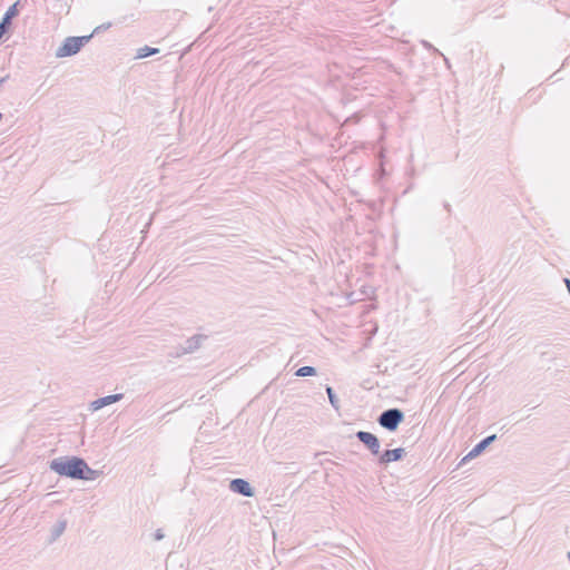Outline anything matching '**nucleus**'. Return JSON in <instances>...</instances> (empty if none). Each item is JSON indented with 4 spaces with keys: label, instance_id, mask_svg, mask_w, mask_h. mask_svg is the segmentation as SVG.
I'll list each match as a JSON object with an SVG mask.
<instances>
[{
    "label": "nucleus",
    "instance_id": "16",
    "mask_svg": "<svg viewBox=\"0 0 570 570\" xmlns=\"http://www.w3.org/2000/svg\"><path fill=\"white\" fill-rule=\"evenodd\" d=\"M9 30H10V27H9V26H7L4 22H2V21L0 20V40L2 39V37H3L6 33H8V32H9Z\"/></svg>",
    "mask_w": 570,
    "mask_h": 570
},
{
    "label": "nucleus",
    "instance_id": "14",
    "mask_svg": "<svg viewBox=\"0 0 570 570\" xmlns=\"http://www.w3.org/2000/svg\"><path fill=\"white\" fill-rule=\"evenodd\" d=\"M326 393H327V396H328V401L331 403V405L335 409V410H338L340 409V401L333 390V387L331 386H326Z\"/></svg>",
    "mask_w": 570,
    "mask_h": 570
},
{
    "label": "nucleus",
    "instance_id": "11",
    "mask_svg": "<svg viewBox=\"0 0 570 570\" xmlns=\"http://www.w3.org/2000/svg\"><path fill=\"white\" fill-rule=\"evenodd\" d=\"M102 472L91 469L85 460H82L81 476L78 480L91 481L96 480Z\"/></svg>",
    "mask_w": 570,
    "mask_h": 570
},
{
    "label": "nucleus",
    "instance_id": "15",
    "mask_svg": "<svg viewBox=\"0 0 570 570\" xmlns=\"http://www.w3.org/2000/svg\"><path fill=\"white\" fill-rule=\"evenodd\" d=\"M315 374H316V368L313 366H302L295 373L296 376H301V377L313 376Z\"/></svg>",
    "mask_w": 570,
    "mask_h": 570
},
{
    "label": "nucleus",
    "instance_id": "13",
    "mask_svg": "<svg viewBox=\"0 0 570 570\" xmlns=\"http://www.w3.org/2000/svg\"><path fill=\"white\" fill-rule=\"evenodd\" d=\"M158 52H159L158 48H153V47H149V46H144V47H141V48H139L137 50L136 58L137 59H144V58H147L149 56L156 55Z\"/></svg>",
    "mask_w": 570,
    "mask_h": 570
},
{
    "label": "nucleus",
    "instance_id": "5",
    "mask_svg": "<svg viewBox=\"0 0 570 570\" xmlns=\"http://www.w3.org/2000/svg\"><path fill=\"white\" fill-rule=\"evenodd\" d=\"M229 489L234 493L242 494V495L248 497V498L254 497V494H255V490L249 484V482H247L246 480L240 479V478L233 479L229 482Z\"/></svg>",
    "mask_w": 570,
    "mask_h": 570
},
{
    "label": "nucleus",
    "instance_id": "18",
    "mask_svg": "<svg viewBox=\"0 0 570 570\" xmlns=\"http://www.w3.org/2000/svg\"><path fill=\"white\" fill-rule=\"evenodd\" d=\"M423 46H424L425 48H428V49H431V50H433V51L438 52V49H435V48H434L430 42H428V41H423Z\"/></svg>",
    "mask_w": 570,
    "mask_h": 570
},
{
    "label": "nucleus",
    "instance_id": "8",
    "mask_svg": "<svg viewBox=\"0 0 570 570\" xmlns=\"http://www.w3.org/2000/svg\"><path fill=\"white\" fill-rule=\"evenodd\" d=\"M205 338H206V336L202 335V334L194 335V336L189 337L188 340L185 341V343L181 347V352L177 353V356H179L181 354H188V353L195 352L196 350H198L200 347V345Z\"/></svg>",
    "mask_w": 570,
    "mask_h": 570
},
{
    "label": "nucleus",
    "instance_id": "17",
    "mask_svg": "<svg viewBox=\"0 0 570 570\" xmlns=\"http://www.w3.org/2000/svg\"><path fill=\"white\" fill-rule=\"evenodd\" d=\"M164 537H165V534H164V532H163V530H161V529H157V530H156V532L154 533V539H155L156 541H160V540H163V539H164Z\"/></svg>",
    "mask_w": 570,
    "mask_h": 570
},
{
    "label": "nucleus",
    "instance_id": "7",
    "mask_svg": "<svg viewBox=\"0 0 570 570\" xmlns=\"http://www.w3.org/2000/svg\"><path fill=\"white\" fill-rule=\"evenodd\" d=\"M405 450L403 448H397L393 450H385L379 458V463L386 465L390 462L400 461L404 458Z\"/></svg>",
    "mask_w": 570,
    "mask_h": 570
},
{
    "label": "nucleus",
    "instance_id": "6",
    "mask_svg": "<svg viewBox=\"0 0 570 570\" xmlns=\"http://www.w3.org/2000/svg\"><path fill=\"white\" fill-rule=\"evenodd\" d=\"M497 440V435L492 434L483 440H481L461 461V464L468 461L469 459H473L480 455L491 443Z\"/></svg>",
    "mask_w": 570,
    "mask_h": 570
},
{
    "label": "nucleus",
    "instance_id": "20",
    "mask_svg": "<svg viewBox=\"0 0 570 570\" xmlns=\"http://www.w3.org/2000/svg\"><path fill=\"white\" fill-rule=\"evenodd\" d=\"M563 282H564V284L567 286V289H568V293L570 295V279L569 278H564Z\"/></svg>",
    "mask_w": 570,
    "mask_h": 570
},
{
    "label": "nucleus",
    "instance_id": "1",
    "mask_svg": "<svg viewBox=\"0 0 570 570\" xmlns=\"http://www.w3.org/2000/svg\"><path fill=\"white\" fill-rule=\"evenodd\" d=\"M82 458L59 456L50 461L49 468L60 476L78 480L81 476Z\"/></svg>",
    "mask_w": 570,
    "mask_h": 570
},
{
    "label": "nucleus",
    "instance_id": "2",
    "mask_svg": "<svg viewBox=\"0 0 570 570\" xmlns=\"http://www.w3.org/2000/svg\"><path fill=\"white\" fill-rule=\"evenodd\" d=\"M92 35L81 37H67L62 45L57 49L56 57H71L78 53L81 48L90 41Z\"/></svg>",
    "mask_w": 570,
    "mask_h": 570
},
{
    "label": "nucleus",
    "instance_id": "9",
    "mask_svg": "<svg viewBox=\"0 0 570 570\" xmlns=\"http://www.w3.org/2000/svg\"><path fill=\"white\" fill-rule=\"evenodd\" d=\"M122 397H124V394H121V393L99 397V399L95 400L94 402H91L90 407L92 411H97L107 405H110L112 403L120 401Z\"/></svg>",
    "mask_w": 570,
    "mask_h": 570
},
{
    "label": "nucleus",
    "instance_id": "21",
    "mask_svg": "<svg viewBox=\"0 0 570 570\" xmlns=\"http://www.w3.org/2000/svg\"><path fill=\"white\" fill-rule=\"evenodd\" d=\"M444 208H445L449 213L451 212V206H450V204L445 203V204H444Z\"/></svg>",
    "mask_w": 570,
    "mask_h": 570
},
{
    "label": "nucleus",
    "instance_id": "3",
    "mask_svg": "<svg viewBox=\"0 0 570 570\" xmlns=\"http://www.w3.org/2000/svg\"><path fill=\"white\" fill-rule=\"evenodd\" d=\"M403 421L404 413L396 407L383 411L377 417V423L390 432L396 431Z\"/></svg>",
    "mask_w": 570,
    "mask_h": 570
},
{
    "label": "nucleus",
    "instance_id": "10",
    "mask_svg": "<svg viewBox=\"0 0 570 570\" xmlns=\"http://www.w3.org/2000/svg\"><path fill=\"white\" fill-rule=\"evenodd\" d=\"M67 529V520L59 519L50 530L49 543L57 541Z\"/></svg>",
    "mask_w": 570,
    "mask_h": 570
},
{
    "label": "nucleus",
    "instance_id": "4",
    "mask_svg": "<svg viewBox=\"0 0 570 570\" xmlns=\"http://www.w3.org/2000/svg\"><path fill=\"white\" fill-rule=\"evenodd\" d=\"M355 436L373 455L380 454V441L375 434L367 431H358L355 433Z\"/></svg>",
    "mask_w": 570,
    "mask_h": 570
},
{
    "label": "nucleus",
    "instance_id": "12",
    "mask_svg": "<svg viewBox=\"0 0 570 570\" xmlns=\"http://www.w3.org/2000/svg\"><path fill=\"white\" fill-rule=\"evenodd\" d=\"M18 4H19V2H16L11 7H9V9L6 11V13L3 14V17L1 19V21L4 22L10 28H11V24H12V19L14 17H17L18 13H19Z\"/></svg>",
    "mask_w": 570,
    "mask_h": 570
},
{
    "label": "nucleus",
    "instance_id": "19",
    "mask_svg": "<svg viewBox=\"0 0 570 570\" xmlns=\"http://www.w3.org/2000/svg\"><path fill=\"white\" fill-rule=\"evenodd\" d=\"M109 27H110V23H108V24H106V26H105V24L99 26V27H97V28L94 30V32H92L91 35L94 36V33L98 32L100 29H107V28H109Z\"/></svg>",
    "mask_w": 570,
    "mask_h": 570
}]
</instances>
